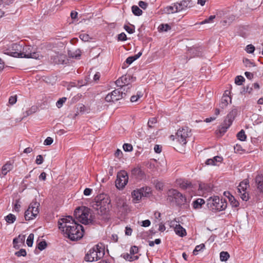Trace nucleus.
<instances>
[{
	"label": "nucleus",
	"mask_w": 263,
	"mask_h": 263,
	"mask_svg": "<svg viewBox=\"0 0 263 263\" xmlns=\"http://www.w3.org/2000/svg\"><path fill=\"white\" fill-rule=\"evenodd\" d=\"M58 225L59 228L72 241L80 239L83 236V226L77 223L71 216H68L60 219Z\"/></svg>",
	"instance_id": "f257e3e1"
},
{
	"label": "nucleus",
	"mask_w": 263,
	"mask_h": 263,
	"mask_svg": "<svg viewBox=\"0 0 263 263\" xmlns=\"http://www.w3.org/2000/svg\"><path fill=\"white\" fill-rule=\"evenodd\" d=\"M90 211V209L86 206L78 207L74 212V217L82 223L88 224L92 221Z\"/></svg>",
	"instance_id": "f03ea898"
},
{
	"label": "nucleus",
	"mask_w": 263,
	"mask_h": 263,
	"mask_svg": "<svg viewBox=\"0 0 263 263\" xmlns=\"http://www.w3.org/2000/svg\"><path fill=\"white\" fill-rule=\"evenodd\" d=\"M96 200L93 207L98 211V213L100 215L106 214L109 211L110 200L108 197H105L104 195L98 196Z\"/></svg>",
	"instance_id": "7ed1b4c3"
},
{
	"label": "nucleus",
	"mask_w": 263,
	"mask_h": 263,
	"mask_svg": "<svg viewBox=\"0 0 263 263\" xmlns=\"http://www.w3.org/2000/svg\"><path fill=\"white\" fill-rule=\"evenodd\" d=\"M104 255V249L98 245L89 250L85 255V259L86 261H95L102 258Z\"/></svg>",
	"instance_id": "20e7f679"
},
{
	"label": "nucleus",
	"mask_w": 263,
	"mask_h": 263,
	"mask_svg": "<svg viewBox=\"0 0 263 263\" xmlns=\"http://www.w3.org/2000/svg\"><path fill=\"white\" fill-rule=\"evenodd\" d=\"M167 200L171 202H175L176 205L180 206L183 205L186 202V199L184 195L180 193L177 190L170 189L167 193Z\"/></svg>",
	"instance_id": "39448f33"
},
{
	"label": "nucleus",
	"mask_w": 263,
	"mask_h": 263,
	"mask_svg": "<svg viewBox=\"0 0 263 263\" xmlns=\"http://www.w3.org/2000/svg\"><path fill=\"white\" fill-rule=\"evenodd\" d=\"M22 45L21 52L20 53V58H32L34 59H40L42 55L37 52L36 48L30 46H24Z\"/></svg>",
	"instance_id": "423d86ee"
},
{
	"label": "nucleus",
	"mask_w": 263,
	"mask_h": 263,
	"mask_svg": "<svg viewBox=\"0 0 263 263\" xmlns=\"http://www.w3.org/2000/svg\"><path fill=\"white\" fill-rule=\"evenodd\" d=\"M209 207L213 211H221L225 210L227 206V203L224 200L220 199L218 196L210 197L208 200Z\"/></svg>",
	"instance_id": "0eeeda50"
},
{
	"label": "nucleus",
	"mask_w": 263,
	"mask_h": 263,
	"mask_svg": "<svg viewBox=\"0 0 263 263\" xmlns=\"http://www.w3.org/2000/svg\"><path fill=\"white\" fill-rule=\"evenodd\" d=\"M237 114V110L236 108H233L231 111L227 115L225 120H224L222 124L219 129V132L221 134H224L230 127L232 124L233 120Z\"/></svg>",
	"instance_id": "6e6552de"
},
{
	"label": "nucleus",
	"mask_w": 263,
	"mask_h": 263,
	"mask_svg": "<svg viewBox=\"0 0 263 263\" xmlns=\"http://www.w3.org/2000/svg\"><path fill=\"white\" fill-rule=\"evenodd\" d=\"M22 45L20 44L13 43L5 47L3 49V52L15 58H20V53L21 52Z\"/></svg>",
	"instance_id": "1a4fd4ad"
},
{
	"label": "nucleus",
	"mask_w": 263,
	"mask_h": 263,
	"mask_svg": "<svg viewBox=\"0 0 263 263\" xmlns=\"http://www.w3.org/2000/svg\"><path fill=\"white\" fill-rule=\"evenodd\" d=\"M40 203L36 201L32 202L25 213V218L30 220L36 217L39 213V206Z\"/></svg>",
	"instance_id": "9d476101"
},
{
	"label": "nucleus",
	"mask_w": 263,
	"mask_h": 263,
	"mask_svg": "<svg viewBox=\"0 0 263 263\" xmlns=\"http://www.w3.org/2000/svg\"><path fill=\"white\" fill-rule=\"evenodd\" d=\"M128 181V176L127 173L125 171L119 172L117 175V179L115 181L116 187L120 190H123Z\"/></svg>",
	"instance_id": "9b49d317"
},
{
	"label": "nucleus",
	"mask_w": 263,
	"mask_h": 263,
	"mask_svg": "<svg viewBox=\"0 0 263 263\" xmlns=\"http://www.w3.org/2000/svg\"><path fill=\"white\" fill-rule=\"evenodd\" d=\"M178 141L182 145L186 144L187 139L191 136V130L188 127H184L178 130L177 133Z\"/></svg>",
	"instance_id": "f8f14e48"
},
{
	"label": "nucleus",
	"mask_w": 263,
	"mask_h": 263,
	"mask_svg": "<svg viewBox=\"0 0 263 263\" xmlns=\"http://www.w3.org/2000/svg\"><path fill=\"white\" fill-rule=\"evenodd\" d=\"M249 186V181L247 180H246L241 182L237 187L238 193H239L241 198L243 201H247L249 200V194L246 192V190Z\"/></svg>",
	"instance_id": "ddd939ff"
},
{
	"label": "nucleus",
	"mask_w": 263,
	"mask_h": 263,
	"mask_svg": "<svg viewBox=\"0 0 263 263\" xmlns=\"http://www.w3.org/2000/svg\"><path fill=\"white\" fill-rule=\"evenodd\" d=\"M123 95H125V93H123L119 89H115L111 93H108L105 99L108 102L117 101L123 98Z\"/></svg>",
	"instance_id": "4468645a"
},
{
	"label": "nucleus",
	"mask_w": 263,
	"mask_h": 263,
	"mask_svg": "<svg viewBox=\"0 0 263 263\" xmlns=\"http://www.w3.org/2000/svg\"><path fill=\"white\" fill-rule=\"evenodd\" d=\"M116 206L121 212H125L128 208L125 198L123 197H117L116 199Z\"/></svg>",
	"instance_id": "2eb2a0df"
},
{
	"label": "nucleus",
	"mask_w": 263,
	"mask_h": 263,
	"mask_svg": "<svg viewBox=\"0 0 263 263\" xmlns=\"http://www.w3.org/2000/svg\"><path fill=\"white\" fill-rule=\"evenodd\" d=\"M230 92L228 90H226L223 96L222 97L221 102L219 104V106L221 108H225L229 103H231V98L229 96Z\"/></svg>",
	"instance_id": "dca6fc26"
},
{
	"label": "nucleus",
	"mask_w": 263,
	"mask_h": 263,
	"mask_svg": "<svg viewBox=\"0 0 263 263\" xmlns=\"http://www.w3.org/2000/svg\"><path fill=\"white\" fill-rule=\"evenodd\" d=\"M132 175L138 179L141 180L145 177V173L140 167L137 166L131 170Z\"/></svg>",
	"instance_id": "f3484780"
},
{
	"label": "nucleus",
	"mask_w": 263,
	"mask_h": 263,
	"mask_svg": "<svg viewBox=\"0 0 263 263\" xmlns=\"http://www.w3.org/2000/svg\"><path fill=\"white\" fill-rule=\"evenodd\" d=\"M176 6H177V9L179 12L184 10L187 8L191 7V1L190 0H182L179 3H176Z\"/></svg>",
	"instance_id": "a211bd4d"
},
{
	"label": "nucleus",
	"mask_w": 263,
	"mask_h": 263,
	"mask_svg": "<svg viewBox=\"0 0 263 263\" xmlns=\"http://www.w3.org/2000/svg\"><path fill=\"white\" fill-rule=\"evenodd\" d=\"M177 6H176V3L173 4L171 6H168L165 7L163 11L165 13L167 14H173L175 13L178 12V9H177Z\"/></svg>",
	"instance_id": "6ab92c4d"
},
{
	"label": "nucleus",
	"mask_w": 263,
	"mask_h": 263,
	"mask_svg": "<svg viewBox=\"0 0 263 263\" xmlns=\"http://www.w3.org/2000/svg\"><path fill=\"white\" fill-rule=\"evenodd\" d=\"M255 182L257 184L258 189L263 193V174H258L255 178Z\"/></svg>",
	"instance_id": "aec40b11"
},
{
	"label": "nucleus",
	"mask_w": 263,
	"mask_h": 263,
	"mask_svg": "<svg viewBox=\"0 0 263 263\" xmlns=\"http://www.w3.org/2000/svg\"><path fill=\"white\" fill-rule=\"evenodd\" d=\"M132 196L133 198V201L135 203H138L141 200L142 197L139 189L134 190L132 193Z\"/></svg>",
	"instance_id": "412c9836"
},
{
	"label": "nucleus",
	"mask_w": 263,
	"mask_h": 263,
	"mask_svg": "<svg viewBox=\"0 0 263 263\" xmlns=\"http://www.w3.org/2000/svg\"><path fill=\"white\" fill-rule=\"evenodd\" d=\"M222 160V158L219 156H215L212 159H208L206 161V164L207 165H217V162H221Z\"/></svg>",
	"instance_id": "4be33fe9"
},
{
	"label": "nucleus",
	"mask_w": 263,
	"mask_h": 263,
	"mask_svg": "<svg viewBox=\"0 0 263 263\" xmlns=\"http://www.w3.org/2000/svg\"><path fill=\"white\" fill-rule=\"evenodd\" d=\"M175 232L178 235L183 237L186 235V231L182 226L180 224H177L175 227Z\"/></svg>",
	"instance_id": "5701e85b"
},
{
	"label": "nucleus",
	"mask_w": 263,
	"mask_h": 263,
	"mask_svg": "<svg viewBox=\"0 0 263 263\" xmlns=\"http://www.w3.org/2000/svg\"><path fill=\"white\" fill-rule=\"evenodd\" d=\"M142 54V52H139L137 54L134 55V56L129 57L126 59L125 62L127 64L130 65L134 61L139 58L141 56Z\"/></svg>",
	"instance_id": "b1692460"
},
{
	"label": "nucleus",
	"mask_w": 263,
	"mask_h": 263,
	"mask_svg": "<svg viewBox=\"0 0 263 263\" xmlns=\"http://www.w3.org/2000/svg\"><path fill=\"white\" fill-rule=\"evenodd\" d=\"M13 168V165L10 163H6L2 168V174L3 175H6L8 172L11 171Z\"/></svg>",
	"instance_id": "393cba45"
},
{
	"label": "nucleus",
	"mask_w": 263,
	"mask_h": 263,
	"mask_svg": "<svg viewBox=\"0 0 263 263\" xmlns=\"http://www.w3.org/2000/svg\"><path fill=\"white\" fill-rule=\"evenodd\" d=\"M68 55L72 58L78 59L81 55V52L80 49H77L74 51L69 50L68 52Z\"/></svg>",
	"instance_id": "a878e982"
},
{
	"label": "nucleus",
	"mask_w": 263,
	"mask_h": 263,
	"mask_svg": "<svg viewBox=\"0 0 263 263\" xmlns=\"http://www.w3.org/2000/svg\"><path fill=\"white\" fill-rule=\"evenodd\" d=\"M204 200L202 199L199 198L193 202V207L194 209H199L202 205L204 203Z\"/></svg>",
	"instance_id": "bb28decb"
},
{
	"label": "nucleus",
	"mask_w": 263,
	"mask_h": 263,
	"mask_svg": "<svg viewBox=\"0 0 263 263\" xmlns=\"http://www.w3.org/2000/svg\"><path fill=\"white\" fill-rule=\"evenodd\" d=\"M5 219L7 223L11 224L16 220V217L12 214H9L5 217Z\"/></svg>",
	"instance_id": "cd10ccee"
},
{
	"label": "nucleus",
	"mask_w": 263,
	"mask_h": 263,
	"mask_svg": "<svg viewBox=\"0 0 263 263\" xmlns=\"http://www.w3.org/2000/svg\"><path fill=\"white\" fill-rule=\"evenodd\" d=\"M142 196L146 197L151 192V188L147 186L143 187L139 189Z\"/></svg>",
	"instance_id": "c85d7f7f"
},
{
	"label": "nucleus",
	"mask_w": 263,
	"mask_h": 263,
	"mask_svg": "<svg viewBox=\"0 0 263 263\" xmlns=\"http://www.w3.org/2000/svg\"><path fill=\"white\" fill-rule=\"evenodd\" d=\"M123 257L125 259L128 260L129 261H132L133 260H137L139 258L138 256L137 255H132L130 253H126L125 254H124Z\"/></svg>",
	"instance_id": "c756f323"
},
{
	"label": "nucleus",
	"mask_w": 263,
	"mask_h": 263,
	"mask_svg": "<svg viewBox=\"0 0 263 263\" xmlns=\"http://www.w3.org/2000/svg\"><path fill=\"white\" fill-rule=\"evenodd\" d=\"M132 12L137 16H140L142 14V11L141 10L138 6L134 5L132 7Z\"/></svg>",
	"instance_id": "7c9ffc66"
},
{
	"label": "nucleus",
	"mask_w": 263,
	"mask_h": 263,
	"mask_svg": "<svg viewBox=\"0 0 263 263\" xmlns=\"http://www.w3.org/2000/svg\"><path fill=\"white\" fill-rule=\"evenodd\" d=\"M178 184L180 187L183 189H186L191 186V183L187 181H179Z\"/></svg>",
	"instance_id": "2f4dec72"
},
{
	"label": "nucleus",
	"mask_w": 263,
	"mask_h": 263,
	"mask_svg": "<svg viewBox=\"0 0 263 263\" xmlns=\"http://www.w3.org/2000/svg\"><path fill=\"white\" fill-rule=\"evenodd\" d=\"M122 80H123V83L124 85V86H127L130 81L132 79V77L130 76L129 75H125L122 77H121Z\"/></svg>",
	"instance_id": "473e14b6"
},
{
	"label": "nucleus",
	"mask_w": 263,
	"mask_h": 263,
	"mask_svg": "<svg viewBox=\"0 0 263 263\" xmlns=\"http://www.w3.org/2000/svg\"><path fill=\"white\" fill-rule=\"evenodd\" d=\"M230 257V255L227 252L222 251L220 253V258L222 261H227Z\"/></svg>",
	"instance_id": "72a5a7b5"
},
{
	"label": "nucleus",
	"mask_w": 263,
	"mask_h": 263,
	"mask_svg": "<svg viewBox=\"0 0 263 263\" xmlns=\"http://www.w3.org/2000/svg\"><path fill=\"white\" fill-rule=\"evenodd\" d=\"M238 139L240 141H244L246 139V135L243 129L241 130L237 135Z\"/></svg>",
	"instance_id": "f704fd0d"
},
{
	"label": "nucleus",
	"mask_w": 263,
	"mask_h": 263,
	"mask_svg": "<svg viewBox=\"0 0 263 263\" xmlns=\"http://www.w3.org/2000/svg\"><path fill=\"white\" fill-rule=\"evenodd\" d=\"M229 201H230L231 204L233 207L236 208L238 207L239 205V202L236 200L232 195L229 197Z\"/></svg>",
	"instance_id": "c9c22d12"
},
{
	"label": "nucleus",
	"mask_w": 263,
	"mask_h": 263,
	"mask_svg": "<svg viewBox=\"0 0 263 263\" xmlns=\"http://www.w3.org/2000/svg\"><path fill=\"white\" fill-rule=\"evenodd\" d=\"M34 234L31 233L28 236L26 243L28 247H32L33 242Z\"/></svg>",
	"instance_id": "e433bc0d"
},
{
	"label": "nucleus",
	"mask_w": 263,
	"mask_h": 263,
	"mask_svg": "<svg viewBox=\"0 0 263 263\" xmlns=\"http://www.w3.org/2000/svg\"><path fill=\"white\" fill-rule=\"evenodd\" d=\"M245 78L241 76H238L235 78V83L238 85H241L245 81Z\"/></svg>",
	"instance_id": "4c0bfd02"
},
{
	"label": "nucleus",
	"mask_w": 263,
	"mask_h": 263,
	"mask_svg": "<svg viewBox=\"0 0 263 263\" xmlns=\"http://www.w3.org/2000/svg\"><path fill=\"white\" fill-rule=\"evenodd\" d=\"M14 0H0V7H4L12 3Z\"/></svg>",
	"instance_id": "58836bf2"
},
{
	"label": "nucleus",
	"mask_w": 263,
	"mask_h": 263,
	"mask_svg": "<svg viewBox=\"0 0 263 263\" xmlns=\"http://www.w3.org/2000/svg\"><path fill=\"white\" fill-rule=\"evenodd\" d=\"M215 15H211L209 16V18L205 19L203 21L200 23V25L206 24V23H210L213 22V20L215 18Z\"/></svg>",
	"instance_id": "ea45409f"
},
{
	"label": "nucleus",
	"mask_w": 263,
	"mask_h": 263,
	"mask_svg": "<svg viewBox=\"0 0 263 263\" xmlns=\"http://www.w3.org/2000/svg\"><path fill=\"white\" fill-rule=\"evenodd\" d=\"M204 247H205L203 243L200 244V245L197 246L193 251V254L194 255H197V252H199V251L201 250L202 249H203L204 248Z\"/></svg>",
	"instance_id": "a19ab883"
},
{
	"label": "nucleus",
	"mask_w": 263,
	"mask_h": 263,
	"mask_svg": "<svg viewBox=\"0 0 263 263\" xmlns=\"http://www.w3.org/2000/svg\"><path fill=\"white\" fill-rule=\"evenodd\" d=\"M255 50V47L252 45L250 44L246 46V51L249 53H252L254 52Z\"/></svg>",
	"instance_id": "79ce46f5"
},
{
	"label": "nucleus",
	"mask_w": 263,
	"mask_h": 263,
	"mask_svg": "<svg viewBox=\"0 0 263 263\" xmlns=\"http://www.w3.org/2000/svg\"><path fill=\"white\" fill-rule=\"evenodd\" d=\"M159 28L161 31H167L171 29L170 26L168 24H161Z\"/></svg>",
	"instance_id": "37998d69"
},
{
	"label": "nucleus",
	"mask_w": 263,
	"mask_h": 263,
	"mask_svg": "<svg viewBox=\"0 0 263 263\" xmlns=\"http://www.w3.org/2000/svg\"><path fill=\"white\" fill-rule=\"evenodd\" d=\"M124 28L128 33H129L130 34L134 33V32L135 31L134 26H132V27H130L128 25H124Z\"/></svg>",
	"instance_id": "c03bdc74"
},
{
	"label": "nucleus",
	"mask_w": 263,
	"mask_h": 263,
	"mask_svg": "<svg viewBox=\"0 0 263 263\" xmlns=\"http://www.w3.org/2000/svg\"><path fill=\"white\" fill-rule=\"evenodd\" d=\"M123 148L125 152H131L133 150V146L130 144L125 143L123 145Z\"/></svg>",
	"instance_id": "a18cd8bd"
},
{
	"label": "nucleus",
	"mask_w": 263,
	"mask_h": 263,
	"mask_svg": "<svg viewBox=\"0 0 263 263\" xmlns=\"http://www.w3.org/2000/svg\"><path fill=\"white\" fill-rule=\"evenodd\" d=\"M66 98L63 97L62 98L60 99L56 103V105L58 108H61L63 103L66 101Z\"/></svg>",
	"instance_id": "49530a36"
},
{
	"label": "nucleus",
	"mask_w": 263,
	"mask_h": 263,
	"mask_svg": "<svg viewBox=\"0 0 263 263\" xmlns=\"http://www.w3.org/2000/svg\"><path fill=\"white\" fill-rule=\"evenodd\" d=\"M15 255L18 257L20 256H25L26 255V252L25 249H21L20 251H17L15 253Z\"/></svg>",
	"instance_id": "de8ad7c7"
},
{
	"label": "nucleus",
	"mask_w": 263,
	"mask_h": 263,
	"mask_svg": "<svg viewBox=\"0 0 263 263\" xmlns=\"http://www.w3.org/2000/svg\"><path fill=\"white\" fill-rule=\"evenodd\" d=\"M47 243L45 241H42L38 244V249L42 251L46 248Z\"/></svg>",
	"instance_id": "09e8293b"
},
{
	"label": "nucleus",
	"mask_w": 263,
	"mask_h": 263,
	"mask_svg": "<svg viewBox=\"0 0 263 263\" xmlns=\"http://www.w3.org/2000/svg\"><path fill=\"white\" fill-rule=\"evenodd\" d=\"M142 96V94L141 92L137 93L136 96H133L130 98V101L132 102H135L138 101V100Z\"/></svg>",
	"instance_id": "8fccbe9b"
},
{
	"label": "nucleus",
	"mask_w": 263,
	"mask_h": 263,
	"mask_svg": "<svg viewBox=\"0 0 263 263\" xmlns=\"http://www.w3.org/2000/svg\"><path fill=\"white\" fill-rule=\"evenodd\" d=\"M37 110V107L35 106H32L28 110L26 111V115L29 116Z\"/></svg>",
	"instance_id": "3c124183"
},
{
	"label": "nucleus",
	"mask_w": 263,
	"mask_h": 263,
	"mask_svg": "<svg viewBox=\"0 0 263 263\" xmlns=\"http://www.w3.org/2000/svg\"><path fill=\"white\" fill-rule=\"evenodd\" d=\"M139 251V249L137 247L134 246L130 248V254L132 255H134L135 254H137Z\"/></svg>",
	"instance_id": "603ef678"
},
{
	"label": "nucleus",
	"mask_w": 263,
	"mask_h": 263,
	"mask_svg": "<svg viewBox=\"0 0 263 263\" xmlns=\"http://www.w3.org/2000/svg\"><path fill=\"white\" fill-rule=\"evenodd\" d=\"M157 119L156 118H152L150 119L147 123L149 127H152L153 125L157 123Z\"/></svg>",
	"instance_id": "864d4df0"
},
{
	"label": "nucleus",
	"mask_w": 263,
	"mask_h": 263,
	"mask_svg": "<svg viewBox=\"0 0 263 263\" xmlns=\"http://www.w3.org/2000/svg\"><path fill=\"white\" fill-rule=\"evenodd\" d=\"M53 139L51 137H47L44 141V144L45 145H51L52 142H53Z\"/></svg>",
	"instance_id": "5fc2aeb1"
},
{
	"label": "nucleus",
	"mask_w": 263,
	"mask_h": 263,
	"mask_svg": "<svg viewBox=\"0 0 263 263\" xmlns=\"http://www.w3.org/2000/svg\"><path fill=\"white\" fill-rule=\"evenodd\" d=\"M80 38L84 42L88 41L90 39L89 35L86 34H81L80 35Z\"/></svg>",
	"instance_id": "6e6d98bb"
},
{
	"label": "nucleus",
	"mask_w": 263,
	"mask_h": 263,
	"mask_svg": "<svg viewBox=\"0 0 263 263\" xmlns=\"http://www.w3.org/2000/svg\"><path fill=\"white\" fill-rule=\"evenodd\" d=\"M118 39L119 41H126L127 39L126 35L124 33L122 32L118 35Z\"/></svg>",
	"instance_id": "4d7b16f0"
},
{
	"label": "nucleus",
	"mask_w": 263,
	"mask_h": 263,
	"mask_svg": "<svg viewBox=\"0 0 263 263\" xmlns=\"http://www.w3.org/2000/svg\"><path fill=\"white\" fill-rule=\"evenodd\" d=\"M16 101H17V97L16 95L14 96H11L9 98V103L11 105H13L14 104H15L16 103Z\"/></svg>",
	"instance_id": "13d9d810"
},
{
	"label": "nucleus",
	"mask_w": 263,
	"mask_h": 263,
	"mask_svg": "<svg viewBox=\"0 0 263 263\" xmlns=\"http://www.w3.org/2000/svg\"><path fill=\"white\" fill-rule=\"evenodd\" d=\"M115 83L118 87H121V88H122V87L124 86L121 77H120L117 80H116Z\"/></svg>",
	"instance_id": "bf43d9fd"
},
{
	"label": "nucleus",
	"mask_w": 263,
	"mask_h": 263,
	"mask_svg": "<svg viewBox=\"0 0 263 263\" xmlns=\"http://www.w3.org/2000/svg\"><path fill=\"white\" fill-rule=\"evenodd\" d=\"M35 162L37 164H42L43 162V158L42 156L41 155L37 156Z\"/></svg>",
	"instance_id": "052dcab7"
},
{
	"label": "nucleus",
	"mask_w": 263,
	"mask_h": 263,
	"mask_svg": "<svg viewBox=\"0 0 263 263\" xmlns=\"http://www.w3.org/2000/svg\"><path fill=\"white\" fill-rule=\"evenodd\" d=\"M133 230L131 229L130 227H129L128 226L126 227L125 228V233L126 235L127 236H130L132 234Z\"/></svg>",
	"instance_id": "680f3d73"
},
{
	"label": "nucleus",
	"mask_w": 263,
	"mask_h": 263,
	"mask_svg": "<svg viewBox=\"0 0 263 263\" xmlns=\"http://www.w3.org/2000/svg\"><path fill=\"white\" fill-rule=\"evenodd\" d=\"M139 6L143 9H145L147 7V3L143 1H140L138 3Z\"/></svg>",
	"instance_id": "e2e57ef3"
},
{
	"label": "nucleus",
	"mask_w": 263,
	"mask_h": 263,
	"mask_svg": "<svg viewBox=\"0 0 263 263\" xmlns=\"http://www.w3.org/2000/svg\"><path fill=\"white\" fill-rule=\"evenodd\" d=\"M122 152L119 149H117L115 153V156L119 159L122 157Z\"/></svg>",
	"instance_id": "0e129e2a"
},
{
	"label": "nucleus",
	"mask_w": 263,
	"mask_h": 263,
	"mask_svg": "<svg viewBox=\"0 0 263 263\" xmlns=\"http://www.w3.org/2000/svg\"><path fill=\"white\" fill-rule=\"evenodd\" d=\"M234 16H232L231 17V19L229 18L228 20H224L222 21L221 22V23L223 26H225L227 25V23L230 24L232 21V20L234 19Z\"/></svg>",
	"instance_id": "69168bd1"
},
{
	"label": "nucleus",
	"mask_w": 263,
	"mask_h": 263,
	"mask_svg": "<svg viewBox=\"0 0 263 263\" xmlns=\"http://www.w3.org/2000/svg\"><path fill=\"white\" fill-rule=\"evenodd\" d=\"M156 189L158 190H162L163 187V184L160 182H157L155 185Z\"/></svg>",
	"instance_id": "338daca9"
},
{
	"label": "nucleus",
	"mask_w": 263,
	"mask_h": 263,
	"mask_svg": "<svg viewBox=\"0 0 263 263\" xmlns=\"http://www.w3.org/2000/svg\"><path fill=\"white\" fill-rule=\"evenodd\" d=\"M154 151L157 153H160L162 151V147L159 145H155L154 146Z\"/></svg>",
	"instance_id": "774afa93"
}]
</instances>
